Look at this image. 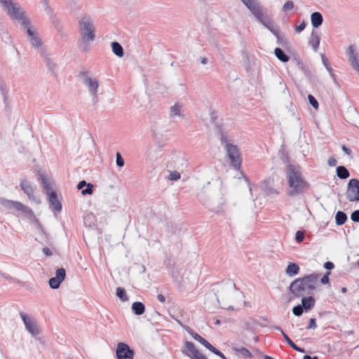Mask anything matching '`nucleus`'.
<instances>
[{"instance_id":"f257e3e1","label":"nucleus","mask_w":359,"mask_h":359,"mask_svg":"<svg viewBox=\"0 0 359 359\" xmlns=\"http://www.w3.org/2000/svg\"><path fill=\"white\" fill-rule=\"evenodd\" d=\"M285 177L289 189L287 195L290 197L304 194L309 189V184L304 178L299 165L288 164L286 167Z\"/></svg>"},{"instance_id":"f03ea898","label":"nucleus","mask_w":359,"mask_h":359,"mask_svg":"<svg viewBox=\"0 0 359 359\" xmlns=\"http://www.w3.org/2000/svg\"><path fill=\"white\" fill-rule=\"evenodd\" d=\"M320 273H313L294 279L288 287L289 291L296 298L313 294L318 284Z\"/></svg>"},{"instance_id":"7ed1b4c3","label":"nucleus","mask_w":359,"mask_h":359,"mask_svg":"<svg viewBox=\"0 0 359 359\" xmlns=\"http://www.w3.org/2000/svg\"><path fill=\"white\" fill-rule=\"evenodd\" d=\"M79 34L81 39L78 46L83 52H88L90 48V42L95 39V29L90 16L86 15L79 21Z\"/></svg>"},{"instance_id":"20e7f679","label":"nucleus","mask_w":359,"mask_h":359,"mask_svg":"<svg viewBox=\"0 0 359 359\" xmlns=\"http://www.w3.org/2000/svg\"><path fill=\"white\" fill-rule=\"evenodd\" d=\"M217 130L218 134L220 135L221 143L222 144H225V149L226 151L227 156L230 160L231 165L236 170H238L241 165L242 158L238 147L227 142V136L224 133L222 127Z\"/></svg>"},{"instance_id":"39448f33","label":"nucleus","mask_w":359,"mask_h":359,"mask_svg":"<svg viewBox=\"0 0 359 359\" xmlns=\"http://www.w3.org/2000/svg\"><path fill=\"white\" fill-rule=\"evenodd\" d=\"M0 205L8 210L11 213H14L15 211H20L26 215L34 216L32 210L19 201L0 198Z\"/></svg>"},{"instance_id":"423d86ee","label":"nucleus","mask_w":359,"mask_h":359,"mask_svg":"<svg viewBox=\"0 0 359 359\" xmlns=\"http://www.w3.org/2000/svg\"><path fill=\"white\" fill-rule=\"evenodd\" d=\"M13 20L18 21L22 29L25 31L27 39L29 41L32 38L38 34L36 30L32 25L31 21L25 15V12L23 11L15 17H13Z\"/></svg>"},{"instance_id":"0eeeda50","label":"nucleus","mask_w":359,"mask_h":359,"mask_svg":"<svg viewBox=\"0 0 359 359\" xmlns=\"http://www.w3.org/2000/svg\"><path fill=\"white\" fill-rule=\"evenodd\" d=\"M182 352L184 355L190 357V359H208L203 354L199 352L191 341H184Z\"/></svg>"},{"instance_id":"6e6552de","label":"nucleus","mask_w":359,"mask_h":359,"mask_svg":"<svg viewBox=\"0 0 359 359\" xmlns=\"http://www.w3.org/2000/svg\"><path fill=\"white\" fill-rule=\"evenodd\" d=\"M346 196L350 202L359 201V180L353 178L348 181Z\"/></svg>"},{"instance_id":"1a4fd4ad","label":"nucleus","mask_w":359,"mask_h":359,"mask_svg":"<svg viewBox=\"0 0 359 359\" xmlns=\"http://www.w3.org/2000/svg\"><path fill=\"white\" fill-rule=\"evenodd\" d=\"M135 352L126 343L119 342L117 344L116 355L117 359H133Z\"/></svg>"},{"instance_id":"9d476101","label":"nucleus","mask_w":359,"mask_h":359,"mask_svg":"<svg viewBox=\"0 0 359 359\" xmlns=\"http://www.w3.org/2000/svg\"><path fill=\"white\" fill-rule=\"evenodd\" d=\"M20 316L25 324V328L32 336L36 337L40 334L36 322L27 314L20 312Z\"/></svg>"},{"instance_id":"9b49d317","label":"nucleus","mask_w":359,"mask_h":359,"mask_svg":"<svg viewBox=\"0 0 359 359\" xmlns=\"http://www.w3.org/2000/svg\"><path fill=\"white\" fill-rule=\"evenodd\" d=\"M0 4L11 19L22 11L18 4L13 3L11 0H0Z\"/></svg>"},{"instance_id":"f8f14e48","label":"nucleus","mask_w":359,"mask_h":359,"mask_svg":"<svg viewBox=\"0 0 359 359\" xmlns=\"http://www.w3.org/2000/svg\"><path fill=\"white\" fill-rule=\"evenodd\" d=\"M243 4L251 11L256 19H260L262 14V8L257 0H241Z\"/></svg>"},{"instance_id":"ddd939ff","label":"nucleus","mask_w":359,"mask_h":359,"mask_svg":"<svg viewBox=\"0 0 359 359\" xmlns=\"http://www.w3.org/2000/svg\"><path fill=\"white\" fill-rule=\"evenodd\" d=\"M46 195L50 208L54 212H60L62 206L61 202L58 199L57 192L53 191L52 192L48 193Z\"/></svg>"},{"instance_id":"4468645a","label":"nucleus","mask_w":359,"mask_h":359,"mask_svg":"<svg viewBox=\"0 0 359 359\" xmlns=\"http://www.w3.org/2000/svg\"><path fill=\"white\" fill-rule=\"evenodd\" d=\"M346 54L348 57V62H350L351 66L359 74L358 53L355 52V48L353 45L348 48Z\"/></svg>"},{"instance_id":"2eb2a0df","label":"nucleus","mask_w":359,"mask_h":359,"mask_svg":"<svg viewBox=\"0 0 359 359\" xmlns=\"http://www.w3.org/2000/svg\"><path fill=\"white\" fill-rule=\"evenodd\" d=\"M257 20L266 27L273 35H277L279 32L278 27L275 25L273 21L267 15H264L262 13L260 19H257Z\"/></svg>"},{"instance_id":"dca6fc26","label":"nucleus","mask_w":359,"mask_h":359,"mask_svg":"<svg viewBox=\"0 0 359 359\" xmlns=\"http://www.w3.org/2000/svg\"><path fill=\"white\" fill-rule=\"evenodd\" d=\"M20 187L30 200H36V196L34 194V189L29 182L26 180H22Z\"/></svg>"},{"instance_id":"f3484780","label":"nucleus","mask_w":359,"mask_h":359,"mask_svg":"<svg viewBox=\"0 0 359 359\" xmlns=\"http://www.w3.org/2000/svg\"><path fill=\"white\" fill-rule=\"evenodd\" d=\"M302 297V305L304 306L305 312L311 311L315 306L316 299L313 294L305 295Z\"/></svg>"},{"instance_id":"a211bd4d","label":"nucleus","mask_w":359,"mask_h":359,"mask_svg":"<svg viewBox=\"0 0 359 359\" xmlns=\"http://www.w3.org/2000/svg\"><path fill=\"white\" fill-rule=\"evenodd\" d=\"M77 189L81 190V194L83 196L90 195L93 192V185L91 183H87L85 180L79 182Z\"/></svg>"},{"instance_id":"6ab92c4d","label":"nucleus","mask_w":359,"mask_h":359,"mask_svg":"<svg viewBox=\"0 0 359 359\" xmlns=\"http://www.w3.org/2000/svg\"><path fill=\"white\" fill-rule=\"evenodd\" d=\"M41 55L43 56L44 62L48 69L53 74L57 69V64L52 60V59L46 53V50L41 49Z\"/></svg>"},{"instance_id":"aec40b11","label":"nucleus","mask_w":359,"mask_h":359,"mask_svg":"<svg viewBox=\"0 0 359 359\" xmlns=\"http://www.w3.org/2000/svg\"><path fill=\"white\" fill-rule=\"evenodd\" d=\"M84 84L88 86L90 93L95 95L97 91L98 82L97 80H93L90 77H86L84 79Z\"/></svg>"},{"instance_id":"412c9836","label":"nucleus","mask_w":359,"mask_h":359,"mask_svg":"<svg viewBox=\"0 0 359 359\" xmlns=\"http://www.w3.org/2000/svg\"><path fill=\"white\" fill-rule=\"evenodd\" d=\"M311 21L313 28H318L323 24V17L320 12H313L311 15Z\"/></svg>"},{"instance_id":"4be33fe9","label":"nucleus","mask_w":359,"mask_h":359,"mask_svg":"<svg viewBox=\"0 0 359 359\" xmlns=\"http://www.w3.org/2000/svg\"><path fill=\"white\" fill-rule=\"evenodd\" d=\"M300 268L297 263L290 262L285 269L286 274L290 277H293L299 273Z\"/></svg>"},{"instance_id":"5701e85b","label":"nucleus","mask_w":359,"mask_h":359,"mask_svg":"<svg viewBox=\"0 0 359 359\" xmlns=\"http://www.w3.org/2000/svg\"><path fill=\"white\" fill-rule=\"evenodd\" d=\"M320 38L318 34V32L313 30L311 34V38L309 41V44L312 46L314 51H317L319 44H320Z\"/></svg>"},{"instance_id":"b1692460","label":"nucleus","mask_w":359,"mask_h":359,"mask_svg":"<svg viewBox=\"0 0 359 359\" xmlns=\"http://www.w3.org/2000/svg\"><path fill=\"white\" fill-rule=\"evenodd\" d=\"M38 178H39V180L41 182V186L43 187V189H44L46 194H48V193H50V192H52L54 191V190H52L48 180L46 179V176L43 174L39 172H38Z\"/></svg>"},{"instance_id":"393cba45","label":"nucleus","mask_w":359,"mask_h":359,"mask_svg":"<svg viewBox=\"0 0 359 359\" xmlns=\"http://www.w3.org/2000/svg\"><path fill=\"white\" fill-rule=\"evenodd\" d=\"M337 176L341 180H346L349 177L350 172L344 165H339L336 168Z\"/></svg>"},{"instance_id":"a878e982","label":"nucleus","mask_w":359,"mask_h":359,"mask_svg":"<svg viewBox=\"0 0 359 359\" xmlns=\"http://www.w3.org/2000/svg\"><path fill=\"white\" fill-rule=\"evenodd\" d=\"M133 313L137 316L142 315L145 311V306L140 302H135L132 304L131 306Z\"/></svg>"},{"instance_id":"bb28decb","label":"nucleus","mask_w":359,"mask_h":359,"mask_svg":"<svg viewBox=\"0 0 359 359\" xmlns=\"http://www.w3.org/2000/svg\"><path fill=\"white\" fill-rule=\"evenodd\" d=\"M233 350L237 355L244 358H252L253 357L251 352L245 347H233Z\"/></svg>"},{"instance_id":"cd10ccee","label":"nucleus","mask_w":359,"mask_h":359,"mask_svg":"<svg viewBox=\"0 0 359 359\" xmlns=\"http://www.w3.org/2000/svg\"><path fill=\"white\" fill-rule=\"evenodd\" d=\"M278 156H279L280 158L281 159V161H283V163L287 164V165L288 164H290V156H289L288 152L286 150L284 144H282L280 146V148L278 151Z\"/></svg>"},{"instance_id":"c85d7f7f","label":"nucleus","mask_w":359,"mask_h":359,"mask_svg":"<svg viewBox=\"0 0 359 359\" xmlns=\"http://www.w3.org/2000/svg\"><path fill=\"white\" fill-rule=\"evenodd\" d=\"M113 53L118 57H122L124 55V50L121 45L117 41L111 43Z\"/></svg>"},{"instance_id":"c756f323","label":"nucleus","mask_w":359,"mask_h":359,"mask_svg":"<svg viewBox=\"0 0 359 359\" xmlns=\"http://www.w3.org/2000/svg\"><path fill=\"white\" fill-rule=\"evenodd\" d=\"M274 54L282 62H287L290 60V57L280 48H276Z\"/></svg>"},{"instance_id":"7c9ffc66","label":"nucleus","mask_w":359,"mask_h":359,"mask_svg":"<svg viewBox=\"0 0 359 359\" xmlns=\"http://www.w3.org/2000/svg\"><path fill=\"white\" fill-rule=\"evenodd\" d=\"M347 220V215L343 211L339 210L335 215V222L337 226L343 225Z\"/></svg>"},{"instance_id":"2f4dec72","label":"nucleus","mask_w":359,"mask_h":359,"mask_svg":"<svg viewBox=\"0 0 359 359\" xmlns=\"http://www.w3.org/2000/svg\"><path fill=\"white\" fill-rule=\"evenodd\" d=\"M83 222L86 226L93 227L95 226V216L91 212L87 213L83 217Z\"/></svg>"},{"instance_id":"473e14b6","label":"nucleus","mask_w":359,"mask_h":359,"mask_svg":"<svg viewBox=\"0 0 359 359\" xmlns=\"http://www.w3.org/2000/svg\"><path fill=\"white\" fill-rule=\"evenodd\" d=\"M191 336L208 349L210 347V345H211V344L209 341H208L202 337L200 334H198L196 332L191 333Z\"/></svg>"},{"instance_id":"72a5a7b5","label":"nucleus","mask_w":359,"mask_h":359,"mask_svg":"<svg viewBox=\"0 0 359 359\" xmlns=\"http://www.w3.org/2000/svg\"><path fill=\"white\" fill-rule=\"evenodd\" d=\"M116 294L122 302H126L128 299L126 290L123 287H117Z\"/></svg>"},{"instance_id":"f704fd0d","label":"nucleus","mask_w":359,"mask_h":359,"mask_svg":"<svg viewBox=\"0 0 359 359\" xmlns=\"http://www.w3.org/2000/svg\"><path fill=\"white\" fill-rule=\"evenodd\" d=\"M322 61H323L324 66L325 67L327 70L329 72L331 77L333 78V79L335 81V75L333 73V69L330 67V62H329L327 58H326L325 55H322Z\"/></svg>"},{"instance_id":"c9c22d12","label":"nucleus","mask_w":359,"mask_h":359,"mask_svg":"<svg viewBox=\"0 0 359 359\" xmlns=\"http://www.w3.org/2000/svg\"><path fill=\"white\" fill-rule=\"evenodd\" d=\"M34 222L35 224H36L37 226V229L39 231V232L43 235L44 236L46 240H48L49 239V234L48 233H46V231H45V229H43L42 224H41V222H39V220L36 218H35L34 219Z\"/></svg>"},{"instance_id":"e433bc0d","label":"nucleus","mask_w":359,"mask_h":359,"mask_svg":"<svg viewBox=\"0 0 359 359\" xmlns=\"http://www.w3.org/2000/svg\"><path fill=\"white\" fill-rule=\"evenodd\" d=\"M62 281L56 278L55 277L50 278L48 280L49 286L52 289H57L60 287Z\"/></svg>"},{"instance_id":"4c0bfd02","label":"nucleus","mask_w":359,"mask_h":359,"mask_svg":"<svg viewBox=\"0 0 359 359\" xmlns=\"http://www.w3.org/2000/svg\"><path fill=\"white\" fill-rule=\"evenodd\" d=\"M66 276V271L64 268H59L56 270L55 272V278L60 280V281H63Z\"/></svg>"},{"instance_id":"58836bf2","label":"nucleus","mask_w":359,"mask_h":359,"mask_svg":"<svg viewBox=\"0 0 359 359\" xmlns=\"http://www.w3.org/2000/svg\"><path fill=\"white\" fill-rule=\"evenodd\" d=\"M305 311L304 306L302 304H298L292 308V313L296 316H301L303 312Z\"/></svg>"},{"instance_id":"ea45409f","label":"nucleus","mask_w":359,"mask_h":359,"mask_svg":"<svg viewBox=\"0 0 359 359\" xmlns=\"http://www.w3.org/2000/svg\"><path fill=\"white\" fill-rule=\"evenodd\" d=\"M181 105L175 103L170 107V116H180Z\"/></svg>"},{"instance_id":"a19ab883","label":"nucleus","mask_w":359,"mask_h":359,"mask_svg":"<svg viewBox=\"0 0 359 359\" xmlns=\"http://www.w3.org/2000/svg\"><path fill=\"white\" fill-rule=\"evenodd\" d=\"M29 42L34 48H39L42 45V42L40 37L39 36V34L32 38Z\"/></svg>"},{"instance_id":"79ce46f5","label":"nucleus","mask_w":359,"mask_h":359,"mask_svg":"<svg viewBox=\"0 0 359 359\" xmlns=\"http://www.w3.org/2000/svg\"><path fill=\"white\" fill-rule=\"evenodd\" d=\"M208 350L210 351L214 354L217 355L222 359H227L226 357L219 350L214 347L212 344L210 345V347L208 348Z\"/></svg>"},{"instance_id":"37998d69","label":"nucleus","mask_w":359,"mask_h":359,"mask_svg":"<svg viewBox=\"0 0 359 359\" xmlns=\"http://www.w3.org/2000/svg\"><path fill=\"white\" fill-rule=\"evenodd\" d=\"M308 100L310 103V104L316 109H317L318 108V102L317 101V100L315 98L314 96H313L312 95H308Z\"/></svg>"},{"instance_id":"c03bdc74","label":"nucleus","mask_w":359,"mask_h":359,"mask_svg":"<svg viewBox=\"0 0 359 359\" xmlns=\"http://www.w3.org/2000/svg\"><path fill=\"white\" fill-rule=\"evenodd\" d=\"M294 5L293 1H291V0H288V1H287L284 4V5H283V9H282V10H283V11H284V12H287V11H288L292 10V9L294 8Z\"/></svg>"},{"instance_id":"a18cd8bd","label":"nucleus","mask_w":359,"mask_h":359,"mask_svg":"<svg viewBox=\"0 0 359 359\" xmlns=\"http://www.w3.org/2000/svg\"><path fill=\"white\" fill-rule=\"evenodd\" d=\"M116 163L118 167L122 168L124 165V159L119 152L116 155Z\"/></svg>"},{"instance_id":"49530a36","label":"nucleus","mask_w":359,"mask_h":359,"mask_svg":"<svg viewBox=\"0 0 359 359\" xmlns=\"http://www.w3.org/2000/svg\"><path fill=\"white\" fill-rule=\"evenodd\" d=\"M277 39V43L283 47L286 46L287 44V41L284 37L281 36L280 35V33L278 32L277 35H275Z\"/></svg>"},{"instance_id":"de8ad7c7","label":"nucleus","mask_w":359,"mask_h":359,"mask_svg":"<svg viewBox=\"0 0 359 359\" xmlns=\"http://www.w3.org/2000/svg\"><path fill=\"white\" fill-rule=\"evenodd\" d=\"M210 119L211 121L215 125V128L218 129L219 128H221V126L219 124V123L217 121V116L215 111H212L210 113Z\"/></svg>"},{"instance_id":"09e8293b","label":"nucleus","mask_w":359,"mask_h":359,"mask_svg":"<svg viewBox=\"0 0 359 359\" xmlns=\"http://www.w3.org/2000/svg\"><path fill=\"white\" fill-rule=\"evenodd\" d=\"M304 239V232L302 231H297L295 234V240L297 243H301Z\"/></svg>"},{"instance_id":"8fccbe9b","label":"nucleus","mask_w":359,"mask_h":359,"mask_svg":"<svg viewBox=\"0 0 359 359\" xmlns=\"http://www.w3.org/2000/svg\"><path fill=\"white\" fill-rule=\"evenodd\" d=\"M317 327L316 320L314 318H311L309 320V325L306 327L307 330L316 329Z\"/></svg>"},{"instance_id":"3c124183","label":"nucleus","mask_w":359,"mask_h":359,"mask_svg":"<svg viewBox=\"0 0 359 359\" xmlns=\"http://www.w3.org/2000/svg\"><path fill=\"white\" fill-rule=\"evenodd\" d=\"M351 219L354 222H359V210H356L351 213Z\"/></svg>"},{"instance_id":"603ef678","label":"nucleus","mask_w":359,"mask_h":359,"mask_svg":"<svg viewBox=\"0 0 359 359\" xmlns=\"http://www.w3.org/2000/svg\"><path fill=\"white\" fill-rule=\"evenodd\" d=\"M180 174L177 171H171L170 172L169 179L171 180H177L180 178Z\"/></svg>"},{"instance_id":"864d4df0","label":"nucleus","mask_w":359,"mask_h":359,"mask_svg":"<svg viewBox=\"0 0 359 359\" xmlns=\"http://www.w3.org/2000/svg\"><path fill=\"white\" fill-rule=\"evenodd\" d=\"M330 271H327L326 273L320 278V283L323 285H327L330 283L329 275Z\"/></svg>"},{"instance_id":"5fc2aeb1","label":"nucleus","mask_w":359,"mask_h":359,"mask_svg":"<svg viewBox=\"0 0 359 359\" xmlns=\"http://www.w3.org/2000/svg\"><path fill=\"white\" fill-rule=\"evenodd\" d=\"M0 90H1V95L6 94V93H9L8 88L6 87V84L3 81H0Z\"/></svg>"},{"instance_id":"6e6d98bb","label":"nucleus","mask_w":359,"mask_h":359,"mask_svg":"<svg viewBox=\"0 0 359 359\" xmlns=\"http://www.w3.org/2000/svg\"><path fill=\"white\" fill-rule=\"evenodd\" d=\"M306 26V22L305 21H303L300 25L295 27V31L297 33H300L302 32Z\"/></svg>"},{"instance_id":"4d7b16f0","label":"nucleus","mask_w":359,"mask_h":359,"mask_svg":"<svg viewBox=\"0 0 359 359\" xmlns=\"http://www.w3.org/2000/svg\"><path fill=\"white\" fill-rule=\"evenodd\" d=\"M324 268L325 269L328 270V271H330V270H332L334 268V264L333 262L328 261V262H325Z\"/></svg>"},{"instance_id":"13d9d810","label":"nucleus","mask_w":359,"mask_h":359,"mask_svg":"<svg viewBox=\"0 0 359 359\" xmlns=\"http://www.w3.org/2000/svg\"><path fill=\"white\" fill-rule=\"evenodd\" d=\"M337 161L334 157H330L327 161V164L330 167H334L337 165Z\"/></svg>"},{"instance_id":"bf43d9fd","label":"nucleus","mask_w":359,"mask_h":359,"mask_svg":"<svg viewBox=\"0 0 359 359\" xmlns=\"http://www.w3.org/2000/svg\"><path fill=\"white\" fill-rule=\"evenodd\" d=\"M264 191H266V194L267 195L273 194V193L278 194V192L273 188L269 187H268V185H266Z\"/></svg>"},{"instance_id":"052dcab7","label":"nucleus","mask_w":359,"mask_h":359,"mask_svg":"<svg viewBox=\"0 0 359 359\" xmlns=\"http://www.w3.org/2000/svg\"><path fill=\"white\" fill-rule=\"evenodd\" d=\"M341 149L342 151L347 155L350 156L351 154H352V151L351 149L348 147L347 146H346L345 144H343L341 146Z\"/></svg>"},{"instance_id":"680f3d73","label":"nucleus","mask_w":359,"mask_h":359,"mask_svg":"<svg viewBox=\"0 0 359 359\" xmlns=\"http://www.w3.org/2000/svg\"><path fill=\"white\" fill-rule=\"evenodd\" d=\"M2 277H4L5 279L6 280H8L11 282H18L19 283L20 281L18 280H15L14 278L11 277V276H9L8 274H2Z\"/></svg>"},{"instance_id":"e2e57ef3","label":"nucleus","mask_w":359,"mask_h":359,"mask_svg":"<svg viewBox=\"0 0 359 359\" xmlns=\"http://www.w3.org/2000/svg\"><path fill=\"white\" fill-rule=\"evenodd\" d=\"M42 251L48 257H50L53 255L52 251L48 248H46V247L43 248L42 249Z\"/></svg>"},{"instance_id":"0e129e2a","label":"nucleus","mask_w":359,"mask_h":359,"mask_svg":"<svg viewBox=\"0 0 359 359\" xmlns=\"http://www.w3.org/2000/svg\"><path fill=\"white\" fill-rule=\"evenodd\" d=\"M41 3L43 4V6H45V10L48 12L49 11H50V7L49 6V3H48V0H41Z\"/></svg>"},{"instance_id":"69168bd1","label":"nucleus","mask_w":359,"mask_h":359,"mask_svg":"<svg viewBox=\"0 0 359 359\" xmlns=\"http://www.w3.org/2000/svg\"><path fill=\"white\" fill-rule=\"evenodd\" d=\"M165 264L166 268L168 269H172V267L173 266V263H172V260L170 259H168L166 261H165Z\"/></svg>"},{"instance_id":"338daca9","label":"nucleus","mask_w":359,"mask_h":359,"mask_svg":"<svg viewBox=\"0 0 359 359\" xmlns=\"http://www.w3.org/2000/svg\"><path fill=\"white\" fill-rule=\"evenodd\" d=\"M157 299L160 302L164 303L165 302V298L164 295L162 294H159L157 295Z\"/></svg>"},{"instance_id":"774afa93","label":"nucleus","mask_w":359,"mask_h":359,"mask_svg":"<svg viewBox=\"0 0 359 359\" xmlns=\"http://www.w3.org/2000/svg\"><path fill=\"white\" fill-rule=\"evenodd\" d=\"M303 359H319V358L316 355L311 356L309 355H304Z\"/></svg>"}]
</instances>
